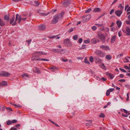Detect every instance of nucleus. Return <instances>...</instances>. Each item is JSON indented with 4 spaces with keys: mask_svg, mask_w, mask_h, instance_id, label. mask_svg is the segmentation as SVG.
I'll use <instances>...</instances> for the list:
<instances>
[{
    "mask_svg": "<svg viewBox=\"0 0 130 130\" xmlns=\"http://www.w3.org/2000/svg\"><path fill=\"white\" fill-rule=\"evenodd\" d=\"M64 14V12H62L56 15L54 17V19L52 21V23L53 24L56 23L59 20L62 19L63 15Z\"/></svg>",
    "mask_w": 130,
    "mask_h": 130,
    "instance_id": "1",
    "label": "nucleus"
},
{
    "mask_svg": "<svg viewBox=\"0 0 130 130\" xmlns=\"http://www.w3.org/2000/svg\"><path fill=\"white\" fill-rule=\"evenodd\" d=\"M22 20V18L21 15H19L18 14H17L16 15L15 19V22L12 24V25L14 26L17 24L16 21H18V23L19 24L20 23L21 21Z\"/></svg>",
    "mask_w": 130,
    "mask_h": 130,
    "instance_id": "2",
    "label": "nucleus"
},
{
    "mask_svg": "<svg viewBox=\"0 0 130 130\" xmlns=\"http://www.w3.org/2000/svg\"><path fill=\"white\" fill-rule=\"evenodd\" d=\"M95 53L96 54L100 56H105V55L104 53V52L100 51L98 50L96 51L95 52ZM106 57H111V56L110 55H106Z\"/></svg>",
    "mask_w": 130,
    "mask_h": 130,
    "instance_id": "3",
    "label": "nucleus"
},
{
    "mask_svg": "<svg viewBox=\"0 0 130 130\" xmlns=\"http://www.w3.org/2000/svg\"><path fill=\"white\" fill-rule=\"evenodd\" d=\"M46 54L45 53H43L42 52H36L32 54V56L34 57L37 56H39L42 55H46Z\"/></svg>",
    "mask_w": 130,
    "mask_h": 130,
    "instance_id": "4",
    "label": "nucleus"
},
{
    "mask_svg": "<svg viewBox=\"0 0 130 130\" xmlns=\"http://www.w3.org/2000/svg\"><path fill=\"white\" fill-rule=\"evenodd\" d=\"M64 43L67 46L69 47L71 45V42L68 39H66L64 40Z\"/></svg>",
    "mask_w": 130,
    "mask_h": 130,
    "instance_id": "5",
    "label": "nucleus"
},
{
    "mask_svg": "<svg viewBox=\"0 0 130 130\" xmlns=\"http://www.w3.org/2000/svg\"><path fill=\"white\" fill-rule=\"evenodd\" d=\"M10 75V74L5 71H2L0 73V76H3L5 77H8Z\"/></svg>",
    "mask_w": 130,
    "mask_h": 130,
    "instance_id": "6",
    "label": "nucleus"
},
{
    "mask_svg": "<svg viewBox=\"0 0 130 130\" xmlns=\"http://www.w3.org/2000/svg\"><path fill=\"white\" fill-rule=\"evenodd\" d=\"M98 35L100 39L101 40L103 43L105 42V38L104 35L100 34H98Z\"/></svg>",
    "mask_w": 130,
    "mask_h": 130,
    "instance_id": "7",
    "label": "nucleus"
},
{
    "mask_svg": "<svg viewBox=\"0 0 130 130\" xmlns=\"http://www.w3.org/2000/svg\"><path fill=\"white\" fill-rule=\"evenodd\" d=\"M91 16L90 15H88L84 17L82 19L84 22L88 21L90 19Z\"/></svg>",
    "mask_w": 130,
    "mask_h": 130,
    "instance_id": "8",
    "label": "nucleus"
},
{
    "mask_svg": "<svg viewBox=\"0 0 130 130\" xmlns=\"http://www.w3.org/2000/svg\"><path fill=\"white\" fill-rule=\"evenodd\" d=\"M39 29L40 30H44L46 28V26L43 24H41L38 26Z\"/></svg>",
    "mask_w": 130,
    "mask_h": 130,
    "instance_id": "9",
    "label": "nucleus"
},
{
    "mask_svg": "<svg viewBox=\"0 0 130 130\" xmlns=\"http://www.w3.org/2000/svg\"><path fill=\"white\" fill-rule=\"evenodd\" d=\"M114 89L113 88H110L108 90L106 93V95L108 96L109 95L110 92L113 91L114 90Z\"/></svg>",
    "mask_w": 130,
    "mask_h": 130,
    "instance_id": "10",
    "label": "nucleus"
},
{
    "mask_svg": "<svg viewBox=\"0 0 130 130\" xmlns=\"http://www.w3.org/2000/svg\"><path fill=\"white\" fill-rule=\"evenodd\" d=\"M100 41L99 40L96 38H94L92 39L91 41V43L93 44H95Z\"/></svg>",
    "mask_w": 130,
    "mask_h": 130,
    "instance_id": "11",
    "label": "nucleus"
},
{
    "mask_svg": "<svg viewBox=\"0 0 130 130\" xmlns=\"http://www.w3.org/2000/svg\"><path fill=\"white\" fill-rule=\"evenodd\" d=\"M33 72L35 73H40V71L37 67H35L32 69Z\"/></svg>",
    "mask_w": 130,
    "mask_h": 130,
    "instance_id": "12",
    "label": "nucleus"
},
{
    "mask_svg": "<svg viewBox=\"0 0 130 130\" xmlns=\"http://www.w3.org/2000/svg\"><path fill=\"white\" fill-rule=\"evenodd\" d=\"M125 33L127 36L130 35V28L128 27H127L126 28Z\"/></svg>",
    "mask_w": 130,
    "mask_h": 130,
    "instance_id": "13",
    "label": "nucleus"
},
{
    "mask_svg": "<svg viewBox=\"0 0 130 130\" xmlns=\"http://www.w3.org/2000/svg\"><path fill=\"white\" fill-rule=\"evenodd\" d=\"M70 4V1L68 0H67L64 2L63 3V5L64 7H67Z\"/></svg>",
    "mask_w": 130,
    "mask_h": 130,
    "instance_id": "14",
    "label": "nucleus"
},
{
    "mask_svg": "<svg viewBox=\"0 0 130 130\" xmlns=\"http://www.w3.org/2000/svg\"><path fill=\"white\" fill-rule=\"evenodd\" d=\"M122 13V12L121 10H117L115 12L116 14L118 17H120Z\"/></svg>",
    "mask_w": 130,
    "mask_h": 130,
    "instance_id": "15",
    "label": "nucleus"
},
{
    "mask_svg": "<svg viewBox=\"0 0 130 130\" xmlns=\"http://www.w3.org/2000/svg\"><path fill=\"white\" fill-rule=\"evenodd\" d=\"M53 51L54 52H60V53H62V52L63 51H66V50L65 49H62V50H60V49H53Z\"/></svg>",
    "mask_w": 130,
    "mask_h": 130,
    "instance_id": "16",
    "label": "nucleus"
},
{
    "mask_svg": "<svg viewBox=\"0 0 130 130\" xmlns=\"http://www.w3.org/2000/svg\"><path fill=\"white\" fill-rule=\"evenodd\" d=\"M5 24V22L0 18V25L1 26H4Z\"/></svg>",
    "mask_w": 130,
    "mask_h": 130,
    "instance_id": "17",
    "label": "nucleus"
},
{
    "mask_svg": "<svg viewBox=\"0 0 130 130\" xmlns=\"http://www.w3.org/2000/svg\"><path fill=\"white\" fill-rule=\"evenodd\" d=\"M87 121L89 122L87 123L86 124V125L87 126H91L92 125V120H90L89 121Z\"/></svg>",
    "mask_w": 130,
    "mask_h": 130,
    "instance_id": "18",
    "label": "nucleus"
},
{
    "mask_svg": "<svg viewBox=\"0 0 130 130\" xmlns=\"http://www.w3.org/2000/svg\"><path fill=\"white\" fill-rule=\"evenodd\" d=\"M100 67L103 69L104 70H106V67L103 63L100 64Z\"/></svg>",
    "mask_w": 130,
    "mask_h": 130,
    "instance_id": "19",
    "label": "nucleus"
},
{
    "mask_svg": "<svg viewBox=\"0 0 130 130\" xmlns=\"http://www.w3.org/2000/svg\"><path fill=\"white\" fill-rule=\"evenodd\" d=\"M116 39V36H114L112 37L111 39V43H113L115 41Z\"/></svg>",
    "mask_w": 130,
    "mask_h": 130,
    "instance_id": "20",
    "label": "nucleus"
},
{
    "mask_svg": "<svg viewBox=\"0 0 130 130\" xmlns=\"http://www.w3.org/2000/svg\"><path fill=\"white\" fill-rule=\"evenodd\" d=\"M100 47L106 50L108 49L109 48L108 46L104 45L101 46Z\"/></svg>",
    "mask_w": 130,
    "mask_h": 130,
    "instance_id": "21",
    "label": "nucleus"
},
{
    "mask_svg": "<svg viewBox=\"0 0 130 130\" xmlns=\"http://www.w3.org/2000/svg\"><path fill=\"white\" fill-rule=\"evenodd\" d=\"M101 9L99 8H95L93 11L94 12H98L100 11Z\"/></svg>",
    "mask_w": 130,
    "mask_h": 130,
    "instance_id": "22",
    "label": "nucleus"
},
{
    "mask_svg": "<svg viewBox=\"0 0 130 130\" xmlns=\"http://www.w3.org/2000/svg\"><path fill=\"white\" fill-rule=\"evenodd\" d=\"M7 82L6 81H2L1 83V85H0V86L1 85L4 86L7 85Z\"/></svg>",
    "mask_w": 130,
    "mask_h": 130,
    "instance_id": "23",
    "label": "nucleus"
},
{
    "mask_svg": "<svg viewBox=\"0 0 130 130\" xmlns=\"http://www.w3.org/2000/svg\"><path fill=\"white\" fill-rule=\"evenodd\" d=\"M121 23V22L120 21L118 20L117 21V24L118 26V27L119 28L120 27Z\"/></svg>",
    "mask_w": 130,
    "mask_h": 130,
    "instance_id": "24",
    "label": "nucleus"
},
{
    "mask_svg": "<svg viewBox=\"0 0 130 130\" xmlns=\"http://www.w3.org/2000/svg\"><path fill=\"white\" fill-rule=\"evenodd\" d=\"M22 76L23 77H27L28 78H29V76L28 75V74L25 73L22 75Z\"/></svg>",
    "mask_w": 130,
    "mask_h": 130,
    "instance_id": "25",
    "label": "nucleus"
},
{
    "mask_svg": "<svg viewBox=\"0 0 130 130\" xmlns=\"http://www.w3.org/2000/svg\"><path fill=\"white\" fill-rule=\"evenodd\" d=\"M15 19V17L14 15H13L12 17V18L10 20V24H12L14 21Z\"/></svg>",
    "mask_w": 130,
    "mask_h": 130,
    "instance_id": "26",
    "label": "nucleus"
},
{
    "mask_svg": "<svg viewBox=\"0 0 130 130\" xmlns=\"http://www.w3.org/2000/svg\"><path fill=\"white\" fill-rule=\"evenodd\" d=\"M34 5L37 7L40 4L39 2L37 1H35L34 2Z\"/></svg>",
    "mask_w": 130,
    "mask_h": 130,
    "instance_id": "27",
    "label": "nucleus"
},
{
    "mask_svg": "<svg viewBox=\"0 0 130 130\" xmlns=\"http://www.w3.org/2000/svg\"><path fill=\"white\" fill-rule=\"evenodd\" d=\"M57 69L56 67H51L50 68V69L51 70L53 71L54 72L55 71V70Z\"/></svg>",
    "mask_w": 130,
    "mask_h": 130,
    "instance_id": "28",
    "label": "nucleus"
},
{
    "mask_svg": "<svg viewBox=\"0 0 130 130\" xmlns=\"http://www.w3.org/2000/svg\"><path fill=\"white\" fill-rule=\"evenodd\" d=\"M121 111H122V112H123V111H124V112L126 113V114H127L128 113V115H129V113L127 111V110H126L125 109H121Z\"/></svg>",
    "mask_w": 130,
    "mask_h": 130,
    "instance_id": "29",
    "label": "nucleus"
},
{
    "mask_svg": "<svg viewBox=\"0 0 130 130\" xmlns=\"http://www.w3.org/2000/svg\"><path fill=\"white\" fill-rule=\"evenodd\" d=\"M13 105L16 108L20 107H22L19 104L16 105L15 104H14Z\"/></svg>",
    "mask_w": 130,
    "mask_h": 130,
    "instance_id": "30",
    "label": "nucleus"
},
{
    "mask_svg": "<svg viewBox=\"0 0 130 130\" xmlns=\"http://www.w3.org/2000/svg\"><path fill=\"white\" fill-rule=\"evenodd\" d=\"M78 37L77 35H76L74 36L73 37V39L75 40H77Z\"/></svg>",
    "mask_w": 130,
    "mask_h": 130,
    "instance_id": "31",
    "label": "nucleus"
},
{
    "mask_svg": "<svg viewBox=\"0 0 130 130\" xmlns=\"http://www.w3.org/2000/svg\"><path fill=\"white\" fill-rule=\"evenodd\" d=\"M99 116L100 117H102V118H103L105 117V114H104L103 113H101L100 115Z\"/></svg>",
    "mask_w": 130,
    "mask_h": 130,
    "instance_id": "32",
    "label": "nucleus"
},
{
    "mask_svg": "<svg viewBox=\"0 0 130 130\" xmlns=\"http://www.w3.org/2000/svg\"><path fill=\"white\" fill-rule=\"evenodd\" d=\"M4 19L6 20H9V18L7 15H5L4 16Z\"/></svg>",
    "mask_w": 130,
    "mask_h": 130,
    "instance_id": "33",
    "label": "nucleus"
},
{
    "mask_svg": "<svg viewBox=\"0 0 130 130\" xmlns=\"http://www.w3.org/2000/svg\"><path fill=\"white\" fill-rule=\"evenodd\" d=\"M38 60H43L44 61H49V59H44V58H42L41 59H37Z\"/></svg>",
    "mask_w": 130,
    "mask_h": 130,
    "instance_id": "34",
    "label": "nucleus"
},
{
    "mask_svg": "<svg viewBox=\"0 0 130 130\" xmlns=\"http://www.w3.org/2000/svg\"><path fill=\"white\" fill-rule=\"evenodd\" d=\"M84 62L85 63L89 64L90 62L86 58H85L84 60Z\"/></svg>",
    "mask_w": 130,
    "mask_h": 130,
    "instance_id": "35",
    "label": "nucleus"
},
{
    "mask_svg": "<svg viewBox=\"0 0 130 130\" xmlns=\"http://www.w3.org/2000/svg\"><path fill=\"white\" fill-rule=\"evenodd\" d=\"M123 61L124 62H128V59L126 58H125L123 59Z\"/></svg>",
    "mask_w": 130,
    "mask_h": 130,
    "instance_id": "36",
    "label": "nucleus"
},
{
    "mask_svg": "<svg viewBox=\"0 0 130 130\" xmlns=\"http://www.w3.org/2000/svg\"><path fill=\"white\" fill-rule=\"evenodd\" d=\"M12 123V121H8L7 122V124L8 125H10Z\"/></svg>",
    "mask_w": 130,
    "mask_h": 130,
    "instance_id": "37",
    "label": "nucleus"
},
{
    "mask_svg": "<svg viewBox=\"0 0 130 130\" xmlns=\"http://www.w3.org/2000/svg\"><path fill=\"white\" fill-rule=\"evenodd\" d=\"M84 43H88L90 42V40L89 39H88L87 40H85L84 41Z\"/></svg>",
    "mask_w": 130,
    "mask_h": 130,
    "instance_id": "38",
    "label": "nucleus"
},
{
    "mask_svg": "<svg viewBox=\"0 0 130 130\" xmlns=\"http://www.w3.org/2000/svg\"><path fill=\"white\" fill-rule=\"evenodd\" d=\"M119 69L120 71H122L123 72H125V73L126 72V71L123 69H122L121 68H120Z\"/></svg>",
    "mask_w": 130,
    "mask_h": 130,
    "instance_id": "39",
    "label": "nucleus"
},
{
    "mask_svg": "<svg viewBox=\"0 0 130 130\" xmlns=\"http://www.w3.org/2000/svg\"><path fill=\"white\" fill-rule=\"evenodd\" d=\"M109 76L111 79H113L114 77L113 75L111 74H109Z\"/></svg>",
    "mask_w": 130,
    "mask_h": 130,
    "instance_id": "40",
    "label": "nucleus"
},
{
    "mask_svg": "<svg viewBox=\"0 0 130 130\" xmlns=\"http://www.w3.org/2000/svg\"><path fill=\"white\" fill-rule=\"evenodd\" d=\"M124 68L126 69L129 70L130 69V68L127 66H124Z\"/></svg>",
    "mask_w": 130,
    "mask_h": 130,
    "instance_id": "41",
    "label": "nucleus"
},
{
    "mask_svg": "<svg viewBox=\"0 0 130 130\" xmlns=\"http://www.w3.org/2000/svg\"><path fill=\"white\" fill-rule=\"evenodd\" d=\"M73 28H72L68 30V31L69 33H70L72 31H73Z\"/></svg>",
    "mask_w": 130,
    "mask_h": 130,
    "instance_id": "42",
    "label": "nucleus"
},
{
    "mask_svg": "<svg viewBox=\"0 0 130 130\" xmlns=\"http://www.w3.org/2000/svg\"><path fill=\"white\" fill-rule=\"evenodd\" d=\"M17 129L15 127H11L10 130H17Z\"/></svg>",
    "mask_w": 130,
    "mask_h": 130,
    "instance_id": "43",
    "label": "nucleus"
},
{
    "mask_svg": "<svg viewBox=\"0 0 130 130\" xmlns=\"http://www.w3.org/2000/svg\"><path fill=\"white\" fill-rule=\"evenodd\" d=\"M31 41V40L30 39L29 40H27L26 41V42H28V45H29L30 44V42Z\"/></svg>",
    "mask_w": 130,
    "mask_h": 130,
    "instance_id": "44",
    "label": "nucleus"
},
{
    "mask_svg": "<svg viewBox=\"0 0 130 130\" xmlns=\"http://www.w3.org/2000/svg\"><path fill=\"white\" fill-rule=\"evenodd\" d=\"M89 60L90 62H92L93 60V57H90Z\"/></svg>",
    "mask_w": 130,
    "mask_h": 130,
    "instance_id": "45",
    "label": "nucleus"
},
{
    "mask_svg": "<svg viewBox=\"0 0 130 130\" xmlns=\"http://www.w3.org/2000/svg\"><path fill=\"white\" fill-rule=\"evenodd\" d=\"M91 10L90 8L89 9H88L87 10H86V13H89L91 11Z\"/></svg>",
    "mask_w": 130,
    "mask_h": 130,
    "instance_id": "46",
    "label": "nucleus"
},
{
    "mask_svg": "<svg viewBox=\"0 0 130 130\" xmlns=\"http://www.w3.org/2000/svg\"><path fill=\"white\" fill-rule=\"evenodd\" d=\"M119 82H125V79H120L118 80Z\"/></svg>",
    "mask_w": 130,
    "mask_h": 130,
    "instance_id": "47",
    "label": "nucleus"
},
{
    "mask_svg": "<svg viewBox=\"0 0 130 130\" xmlns=\"http://www.w3.org/2000/svg\"><path fill=\"white\" fill-rule=\"evenodd\" d=\"M40 14L42 16L46 15L47 14H46V13H40Z\"/></svg>",
    "mask_w": 130,
    "mask_h": 130,
    "instance_id": "48",
    "label": "nucleus"
},
{
    "mask_svg": "<svg viewBox=\"0 0 130 130\" xmlns=\"http://www.w3.org/2000/svg\"><path fill=\"white\" fill-rule=\"evenodd\" d=\"M55 37H56V36H54L52 37H48L50 39L54 38H55Z\"/></svg>",
    "mask_w": 130,
    "mask_h": 130,
    "instance_id": "49",
    "label": "nucleus"
},
{
    "mask_svg": "<svg viewBox=\"0 0 130 130\" xmlns=\"http://www.w3.org/2000/svg\"><path fill=\"white\" fill-rule=\"evenodd\" d=\"M127 115H125L123 113H122V116H123V117H128V115H128V113H127Z\"/></svg>",
    "mask_w": 130,
    "mask_h": 130,
    "instance_id": "50",
    "label": "nucleus"
},
{
    "mask_svg": "<svg viewBox=\"0 0 130 130\" xmlns=\"http://www.w3.org/2000/svg\"><path fill=\"white\" fill-rule=\"evenodd\" d=\"M92 29L93 30H95L96 29L97 27L96 26H94L92 27Z\"/></svg>",
    "mask_w": 130,
    "mask_h": 130,
    "instance_id": "51",
    "label": "nucleus"
},
{
    "mask_svg": "<svg viewBox=\"0 0 130 130\" xmlns=\"http://www.w3.org/2000/svg\"><path fill=\"white\" fill-rule=\"evenodd\" d=\"M114 9H112L110 12V14H112L114 12Z\"/></svg>",
    "mask_w": 130,
    "mask_h": 130,
    "instance_id": "52",
    "label": "nucleus"
},
{
    "mask_svg": "<svg viewBox=\"0 0 130 130\" xmlns=\"http://www.w3.org/2000/svg\"><path fill=\"white\" fill-rule=\"evenodd\" d=\"M12 123H16L17 122V121L16 120H13L12 121Z\"/></svg>",
    "mask_w": 130,
    "mask_h": 130,
    "instance_id": "53",
    "label": "nucleus"
},
{
    "mask_svg": "<svg viewBox=\"0 0 130 130\" xmlns=\"http://www.w3.org/2000/svg\"><path fill=\"white\" fill-rule=\"evenodd\" d=\"M82 41H83L82 39V38H80L79 40V43H81L82 42Z\"/></svg>",
    "mask_w": 130,
    "mask_h": 130,
    "instance_id": "54",
    "label": "nucleus"
},
{
    "mask_svg": "<svg viewBox=\"0 0 130 130\" xmlns=\"http://www.w3.org/2000/svg\"><path fill=\"white\" fill-rule=\"evenodd\" d=\"M61 60H62V61L64 62H66L67 61V59H63L62 58L61 59Z\"/></svg>",
    "mask_w": 130,
    "mask_h": 130,
    "instance_id": "55",
    "label": "nucleus"
},
{
    "mask_svg": "<svg viewBox=\"0 0 130 130\" xmlns=\"http://www.w3.org/2000/svg\"><path fill=\"white\" fill-rule=\"evenodd\" d=\"M128 94H129V93H128L127 94V97L126 99V100L127 101H128L129 100V97Z\"/></svg>",
    "mask_w": 130,
    "mask_h": 130,
    "instance_id": "56",
    "label": "nucleus"
},
{
    "mask_svg": "<svg viewBox=\"0 0 130 130\" xmlns=\"http://www.w3.org/2000/svg\"><path fill=\"white\" fill-rule=\"evenodd\" d=\"M106 79H107L106 78H104V77H102L101 78V79L102 80H103V81H105L106 80Z\"/></svg>",
    "mask_w": 130,
    "mask_h": 130,
    "instance_id": "57",
    "label": "nucleus"
},
{
    "mask_svg": "<svg viewBox=\"0 0 130 130\" xmlns=\"http://www.w3.org/2000/svg\"><path fill=\"white\" fill-rule=\"evenodd\" d=\"M95 25H96L98 27H100L102 26V25H103V24H96Z\"/></svg>",
    "mask_w": 130,
    "mask_h": 130,
    "instance_id": "58",
    "label": "nucleus"
},
{
    "mask_svg": "<svg viewBox=\"0 0 130 130\" xmlns=\"http://www.w3.org/2000/svg\"><path fill=\"white\" fill-rule=\"evenodd\" d=\"M121 32H122L121 31H119V32L118 33V35L119 37H120L121 36Z\"/></svg>",
    "mask_w": 130,
    "mask_h": 130,
    "instance_id": "59",
    "label": "nucleus"
},
{
    "mask_svg": "<svg viewBox=\"0 0 130 130\" xmlns=\"http://www.w3.org/2000/svg\"><path fill=\"white\" fill-rule=\"evenodd\" d=\"M119 77L121 78H123L124 76V75L122 74H121L119 75Z\"/></svg>",
    "mask_w": 130,
    "mask_h": 130,
    "instance_id": "60",
    "label": "nucleus"
},
{
    "mask_svg": "<svg viewBox=\"0 0 130 130\" xmlns=\"http://www.w3.org/2000/svg\"><path fill=\"white\" fill-rule=\"evenodd\" d=\"M125 86L126 87V88H130V86L129 85H125Z\"/></svg>",
    "mask_w": 130,
    "mask_h": 130,
    "instance_id": "61",
    "label": "nucleus"
},
{
    "mask_svg": "<svg viewBox=\"0 0 130 130\" xmlns=\"http://www.w3.org/2000/svg\"><path fill=\"white\" fill-rule=\"evenodd\" d=\"M119 7H121L123 9L124 8V6H122V5L121 4H120L119 6Z\"/></svg>",
    "mask_w": 130,
    "mask_h": 130,
    "instance_id": "62",
    "label": "nucleus"
},
{
    "mask_svg": "<svg viewBox=\"0 0 130 130\" xmlns=\"http://www.w3.org/2000/svg\"><path fill=\"white\" fill-rule=\"evenodd\" d=\"M86 45H83L82 46V49H84L85 48Z\"/></svg>",
    "mask_w": 130,
    "mask_h": 130,
    "instance_id": "63",
    "label": "nucleus"
},
{
    "mask_svg": "<svg viewBox=\"0 0 130 130\" xmlns=\"http://www.w3.org/2000/svg\"><path fill=\"white\" fill-rule=\"evenodd\" d=\"M126 23L128 24H130V20H129L126 22Z\"/></svg>",
    "mask_w": 130,
    "mask_h": 130,
    "instance_id": "64",
    "label": "nucleus"
}]
</instances>
